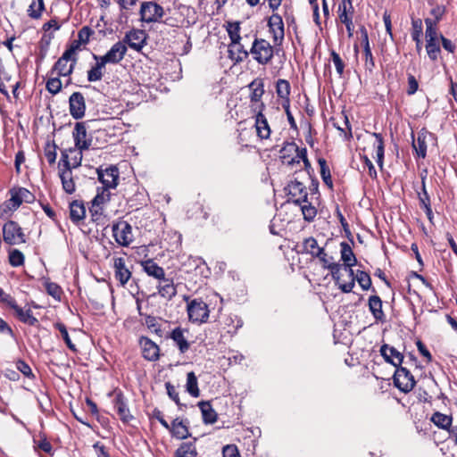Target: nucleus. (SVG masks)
I'll return each mask as SVG.
<instances>
[{"label": "nucleus", "mask_w": 457, "mask_h": 457, "mask_svg": "<svg viewBox=\"0 0 457 457\" xmlns=\"http://www.w3.org/2000/svg\"><path fill=\"white\" fill-rule=\"evenodd\" d=\"M302 253L319 259L323 268L330 270L333 279L339 280L341 265L334 262L333 257L326 253L324 247L319 245L316 238L312 237L305 238L302 244Z\"/></svg>", "instance_id": "obj_1"}, {"label": "nucleus", "mask_w": 457, "mask_h": 457, "mask_svg": "<svg viewBox=\"0 0 457 457\" xmlns=\"http://www.w3.org/2000/svg\"><path fill=\"white\" fill-rule=\"evenodd\" d=\"M340 253H341V260L344 262L345 270L348 272L349 277L351 278V280L348 283H341L340 279L338 281H336V283L338 285L339 288L344 293H350L352 292L355 282H354V273L352 269L356 262V257L353 252L352 247L349 245L346 242H342L340 244Z\"/></svg>", "instance_id": "obj_2"}, {"label": "nucleus", "mask_w": 457, "mask_h": 457, "mask_svg": "<svg viewBox=\"0 0 457 457\" xmlns=\"http://www.w3.org/2000/svg\"><path fill=\"white\" fill-rule=\"evenodd\" d=\"M250 54L262 65L269 63L274 55V47L265 39L255 38L252 44Z\"/></svg>", "instance_id": "obj_3"}, {"label": "nucleus", "mask_w": 457, "mask_h": 457, "mask_svg": "<svg viewBox=\"0 0 457 457\" xmlns=\"http://www.w3.org/2000/svg\"><path fill=\"white\" fill-rule=\"evenodd\" d=\"M189 320L195 323H204L209 318L208 305L200 298L191 300L187 307Z\"/></svg>", "instance_id": "obj_4"}, {"label": "nucleus", "mask_w": 457, "mask_h": 457, "mask_svg": "<svg viewBox=\"0 0 457 457\" xmlns=\"http://www.w3.org/2000/svg\"><path fill=\"white\" fill-rule=\"evenodd\" d=\"M112 230L116 243L121 246H129L134 240L132 227L125 220L114 223Z\"/></svg>", "instance_id": "obj_5"}, {"label": "nucleus", "mask_w": 457, "mask_h": 457, "mask_svg": "<svg viewBox=\"0 0 457 457\" xmlns=\"http://www.w3.org/2000/svg\"><path fill=\"white\" fill-rule=\"evenodd\" d=\"M3 237L8 245H20L26 242L21 228L13 220H9L4 225Z\"/></svg>", "instance_id": "obj_6"}, {"label": "nucleus", "mask_w": 457, "mask_h": 457, "mask_svg": "<svg viewBox=\"0 0 457 457\" xmlns=\"http://www.w3.org/2000/svg\"><path fill=\"white\" fill-rule=\"evenodd\" d=\"M394 384L402 392L408 393L412 390L416 382L411 373L405 367H396L394 374Z\"/></svg>", "instance_id": "obj_7"}, {"label": "nucleus", "mask_w": 457, "mask_h": 457, "mask_svg": "<svg viewBox=\"0 0 457 457\" xmlns=\"http://www.w3.org/2000/svg\"><path fill=\"white\" fill-rule=\"evenodd\" d=\"M264 108L265 104L263 103H261L253 108V112H255L254 127L256 134L261 139H268L271 132L268 120L262 112Z\"/></svg>", "instance_id": "obj_8"}, {"label": "nucleus", "mask_w": 457, "mask_h": 457, "mask_svg": "<svg viewBox=\"0 0 457 457\" xmlns=\"http://www.w3.org/2000/svg\"><path fill=\"white\" fill-rule=\"evenodd\" d=\"M164 15L163 8L155 2H144L140 8L141 21L152 23L158 21Z\"/></svg>", "instance_id": "obj_9"}, {"label": "nucleus", "mask_w": 457, "mask_h": 457, "mask_svg": "<svg viewBox=\"0 0 457 457\" xmlns=\"http://www.w3.org/2000/svg\"><path fill=\"white\" fill-rule=\"evenodd\" d=\"M286 190L287 191L288 195L294 198L293 203L295 204H301L303 203H307L308 199V193L306 187L300 181L295 179L290 181Z\"/></svg>", "instance_id": "obj_10"}, {"label": "nucleus", "mask_w": 457, "mask_h": 457, "mask_svg": "<svg viewBox=\"0 0 457 457\" xmlns=\"http://www.w3.org/2000/svg\"><path fill=\"white\" fill-rule=\"evenodd\" d=\"M127 53V46L121 42L118 41L115 43L111 49L103 56H99V59L102 60L104 63H119L125 56Z\"/></svg>", "instance_id": "obj_11"}, {"label": "nucleus", "mask_w": 457, "mask_h": 457, "mask_svg": "<svg viewBox=\"0 0 457 457\" xmlns=\"http://www.w3.org/2000/svg\"><path fill=\"white\" fill-rule=\"evenodd\" d=\"M97 175L103 187L115 188L118 185L119 170L114 166H110L104 170L98 169Z\"/></svg>", "instance_id": "obj_12"}, {"label": "nucleus", "mask_w": 457, "mask_h": 457, "mask_svg": "<svg viewBox=\"0 0 457 457\" xmlns=\"http://www.w3.org/2000/svg\"><path fill=\"white\" fill-rule=\"evenodd\" d=\"M269 31L272 34L275 44H281L284 39L285 30L282 17L273 13L268 20Z\"/></svg>", "instance_id": "obj_13"}, {"label": "nucleus", "mask_w": 457, "mask_h": 457, "mask_svg": "<svg viewBox=\"0 0 457 457\" xmlns=\"http://www.w3.org/2000/svg\"><path fill=\"white\" fill-rule=\"evenodd\" d=\"M70 113L76 119H81L85 115L86 103L80 92H74L69 98Z\"/></svg>", "instance_id": "obj_14"}, {"label": "nucleus", "mask_w": 457, "mask_h": 457, "mask_svg": "<svg viewBox=\"0 0 457 457\" xmlns=\"http://www.w3.org/2000/svg\"><path fill=\"white\" fill-rule=\"evenodd\" d=\"M113 404L120 420L123 423L128 424L134 419L133 415L129 411L127 400L121 392L116 393Z\"/></svg>", "instance_id": "obj_15"}, {"label": "nucleus", "mask_w": 457, "mask_h": 457, "mask_svg": "<svg viewBox=\"0 0 457 457\" xmlns=\"http://www.w3.org/2000/svg\"><path fill=\"white\" fill-rule=\"evenodd\" d=\"M75 146L81 151L87 150L91 145V139H87V128L84 122H77L73 130Z\"/></svg>", "instance_id": "obj_16"}, {"label": "nucleus", "mask_w": 457, "mask_h": 457, "mask_svg": "<svg viewBox=\"0 0 457 457\" xmlns=\"http://www.w3.org/2000/svg\"><path fill=\"white\" fill-rule=\"evenodd\" d=\"M145 34L143 30L133 29L128 32L123 39V43L136 51H140L145 44Z\"/></svg>", "instance_id": "obj_17"}, {"label": "nucleus", "mask_w": 457, "mask_h": 457, "mask_svg": "<svg viewBox=\"0 0 457 457\" xmlns=\"http://www.w3.org/2000/svg\"><path fill=\"white\" fill-rule=\"evenodd\" d=\"M380 354L387 363L394 365L395 368L400 367L403 361V355L394 346L386 344L381 345Z\"/></svg>", "instance_id": "obj_18"}, {"label": "nucleus", "mask_w": 457, "mask_h": 457, "mask_svg": "<svg viewBox=\"0 0 457 457\" xmlns=\"http://www.w3.org/2000/svg\"><path fill=\"white\" fill-rule=\"evenodd\" d=\"M140 345L142 348L143 357L151 361H157L159 359L160 348L159 346L148 337H141Z\"/></svg>", "instance_id": "obj_19"}, {"label": "nucleus", "mask_w": 457, "mask_h": 457, "mask_svg": "<svg viewBox=\"0 0 457 457\" xmlns=\"http://www.w3.org/2000/svg\"><path fill=\"white\" fill-rule=\"evenodd\" d=\"M113 267L115 270V278L121 286H125L131 278V272L126 267L125 260L121 257L115 258Z\"/></svg>", "instance_id": "obj_20"}, {"label": "nucleus", "mask_w": 457, "mask_h": 457, "mask_svg": "<svg viewBox=\"0 0 457 457\" xmlns=\"http://www.w3.org/2000/svg\"><path fill=\"white\" fill-rule=\"evenodd\" d=\"M157 288L159 295L168 301L171 300L177 294V288L172 278L164 277L160 279Z\"/></svg>", "instance_id": "obj_21"}, {"label": "nucleus", "mask_w": 457, "mask_h": 457, "mask_svg": "<svg viewBox=\"0 0 457 457\" xmlns=\"http://www.w3.org/2000/svg\"><path fill=\"white\" fill-rule=\"evenodd\" d=\"M228 54L231 60L239 62L248 57L250 51L245 48V46L241 44L240 40H237L232 41L228 45Z\"/></svg>", "instance_id": "obj_22"}, {"label": "nucleus", "mask_w": 457, "mask_h": 457, "mask_svg": "<svg viewBox=\"0 0 457 457\" xmlns=\"http://www.w3.org/2000/svg\"><path fill=\"white\" fill-rule=\"evenodd\" d=\"M110 195L111 194L108 188L102 187L101 190L98 189L96 195L92 200V206L90 208V212L93 217L101 214V205L110 200Z\"/></svg>", "instance_id": "obj_23"}, {"label": "nucleus", "mask_w": 457, "mask_h": 457, "mask_svg": "<svg viewBox=\"0 0 457 457\" xmlns=\"http://www.w3.org/2000/svg\"><path fill=\"white\" fill-rule=\"evenodd\" d=\"M288 152H295L296 156L295 158H292L290 161L287 162L289 165H292L294 163H299L300 161H303L307 157V149L306 148H299L295 143H289L287 144L280 151L282 154L281 158L285 159L286 154L285 153Z\"/></svg>", "instance_id": "obj_24"}, {"label": "nucleus", "mask_w": 457, "mask_h": 457, "mask_svg": "<svg viewBox=\"0 0 457 457\" xmlns=\"http://www.w3.org/2000/svg\"><path fill=\"white\" fill-rule=\"evenodd\" d=\"M172 436L177 439H185L190 436L187 422L179 420V418L175 419L171 424L170 425V429H168Z\"/></svg>", "instance_id": "obj_25"}, {"label": "nucleus", "mask_w": 457, "mask_h": 457, "mask_svg": "<svg viewBox=\"0 0 457 457\" xmlns=\"http://www.w3.org/2000/svg\"><path fill=\"white\" fill-rule=\"evenodd\" d=\"M141 266L144 271L150 277L157 278L158 280L165 277L164 270L152 259L141 262Z\"/></svg>", "instance_id": "obj_26"}, {"label": "nucleus", "mask_w": 457, "mask_h": 457, "mask_svg": "<svg viewBox=\"0 0 457 457\" xmlns=\"http://www.w3.org/2000/svg\"><path fill=\"white\" fill-rule=\"evenodd\" d=\"M185 332L187 331L180 327H177L171 331L170 337L175 342L181 353H185L190 347V345L185 337Z\"/></svg>", "instance_id": "obj_27"}, {"label": "nucleus", "mask_w": 457, "mask_h": 457, "mask_svg": "<svg viewBox=\"0 0 457 457\" xmlns=\"http://www.w3.org/2000/svg\"><path fill=\"white\" fill-rule=\"evenodd\" d=\"M93 58L96 61V63L87 71V78L89 82L101 80L104 76V71L106 65V63L99 59L98 55L93 54Z\"/></svg>", "instance_id": "obj_28"}, {"label": "nucleus", "mask_w": 457, "mask_h": 457, "mask_svg": "<svg viewBox=\"0 0 457 457\" xmlns=\"http://www.w3.org/2000/svg\"><path fill=\"white\" fill-rule=\"evenodd\" d=\"M10 199L4 201L0 205V218L8 216L11 212L16 211L21 205V200L18 199V196H16L12 190L10 191Z\"/></svg>", "instance_id": "obj_29"}, {"label": "nucleus", "mask_w": 457, "mask_h": 457, "mask_svg": "<svg viewBox=\"0 0 457 457\" xmlns=\"http://www.w3.org/2000/svg\"><path fill=\"white\" fill-rule=\"evenodd\" d=\"M369 309L377 321L385 320V313L382 310V300L378 295L370 296Z\"/></svg>", "instance_id": "obj_30"}, {"label": "nucleus", "mask_w": 457, "mask_h": 457, "mask_svg": "<svg viewBox=\"0 0 457 457\" xmlns=\"http://www.w3.org/2000/svg\"><path fill=\"white\" fill-rule=\"evenodd\" d=\"M60 179L63 190L67 194H73L76 190L75 182L72 177L71 168L61 169L60 168Z\"/></svg>", "instance_id": "obj_31"}, {"label": "nucleus", "mask_w": 457, "mask_h": 457, "mask_svg": "<svg viewBox=\"0 0 457 457\" xmlns=\"http://www.w3.org/2000/svg\"><path fill=\"white\" fill-rule=\"evenodd\" d=\"M85 215L86 209L82 202L75 200L70 204V218L74 223H79Z\"/></svg>", "instance_id": "obj_32"}, {"label": "nucleus", "mask_w": 457, "mask_h": 457, "mask_svg": "<svg viewBox=\"0 0 457 457\" xmlns=\"http://www.w3.org/2000/svg\"><path fill=\"white\" fill-rule=\"evenodd\" d=\"M198 406L203 415V420L205 424H213L217 421V413L209 402H199Z\"/></svg>", "instance_id": "obj_33"}, {"label": "nucleus", "mask_w": 457, "mask_h": 457, "mask_svg": "<svg viewBox=\"0 0 457 457\" xmlns=\"http://www.w3.org/2000/svg\"><path fill=\"white\" fill-rule=\"evenodd\" d=\"M431 421L439 428L449 430L453 422L452 416L443 414L439 411L435 412L431 417Z\"/></svg>", "instance_id": "obj_34"}, {"label": "nucleus", "mask_w": 457, "mask_h": 457, "mask_svg": "<svg viewBox=\"0 0 457 457\" xmlns=\"http://www.w3.org/2000/svg\"><path fill=\"white\" fill-rule=\"evenodd\" d=\"M197 454L193 442L182 443L175 452V457H197Z\"/></svg>", "instance_id": "obj_35"}, {"label": "nucleus", "mask_w": 457, "mask_h": 457, "mask_svg": "<svg viewBox=\"0 0 457 457\" xmlns=\"http://www.w3.org/2000/svg\"><path fill=\"white\" fill-rule=\"evenodd\" d=\"M14 311L17 318L23 323L34 326L38 322L37 319L33 316L30 309L23 310L18 305Z\"/></svg>", "instance_id": "obj_36"}, {"label": "nucleus", "mask_w": 457, "mask_h": 457, "mask_svg": "<svg viewBox=\"0 0 457 457\" xmlns=\"http://www.w3.org/2000/svg\"><path fill=\"white\" fill-rule=\"evenodd\" d=\"M68 62L59 58L57 62L54 63L52 72H56L59 76H69L72 73L74 69V63H71L69 67H67Z\"/></svg>", "instance_id": "obj_37"}, {"label": "nucleus", "mask_w": 457, "mask_h": 457, "mask_svg": "<svg viewBox=\"0 0 457 457\" xmlns=\"http://www.w3.org/2000/svg\"><path fill=\"white\" fill-rule=\"evenodd\" d=\"M187 391L193 397H198L200 395V390L198 388L197 378L195 372L190 371L187 375Z\"/></svg>", "instance_id": "obj_38"}, {"label": "nucleus", "mask_w": 457, "mask_h": 457, "mask_svg": "<svg viewBox=\"0 0 457 457\" xmlns=\"http://www.w3.org/2000/svg\"><path fill=\"white\" fill-rule=\"evenodd\" d=\"M427 134L420 133L418 135V137L416 140H413L412 142V147L416 151L417 154L421 157L425 158L427 154Z\"/></svg>", "instance_id": "obj_39"}, {"label": "nucleus", "mask_w": 457, "mask_h": 457, "mask_svg": "<svg viewBox=\"0 0 457 457\" xmlns=\"http://www.w3.org/2000/svg\"><path fill=\"white\" fill-rule=\"evenodd\" d=\"M372 137H375L374 148L376 150L377 162L379 166H382L384 160V140L383 137L379 133H372Z\"/></svg>", "instance_id": "obj_40"}, {"label": "nucleus", "mask_w": 457, "mask_h": 457, "mask_svg": "<svg viewBox=\"0 0 457 457\" xmlns=\"http://www.w3.org/2000/svg\"><path fill=\"white\" fill-rule=\"evenodd\" d=\"M291 87L287 80L279 79L276 83V92L278 97L289 101Z\"/></svg>", "instance_id": "obj_41"}, {"label": "nucleus", "mask_w": 457, "mask_h": 457, "mask_svg": "<svg viewBox=\"0 0 457 457\" xmlns=\"http://www.w3.org/2000/svg\"><path fill=\"white\" fill-rule=\"evenodd\" d=\"M426 24V41H439L440 35L437 32V24L431 21L429 18L425 19Z\"/></svg>", "instance_id": "obj_42"}, {"label": "nucleus", "mask_w": 457, "mask_h": 457, "mask_svg": "<svg viewBox=\"0 0 457 457\" xmlns=\"http://www.w3.org/2000/svg\"><path fill=\"white\" fill-rule=\"evenodd\" d=\"M318 163L320 168V176L325 183L329 188H333V181L331 179L330 170L327 164V162L324 158H319Z\"/></svg>", "instance_id": "obj_43"}, {"label": "nucleus", "mask_w": 457, "mask_h": 457, "mask_svg": "<svg viewBox=\"0 0 457 457\" xmlns=\"http://www.w3.org/2000/svg\"><path fill=\"white\" fill-rule=\"evenodd\" d=\"M44 8L43 0H32L28 9V14L32 19H38L41 17Z\"/></svg>", "instance_id": "obj_44"}, {"label": "nucleus", "mask_w": 457, "mask_h": 457, "mask_svg": "<svg viewBox=\"0 0 457 457\" xmlns=\"http://www.w3.org/2000/svg\"><path fill=\"white\" fill-rule=\"evenodd\" d=\"M249 87L252 89L250 96L251 102L257 103L259 105L262 103L261 98L264 94L263 84L262 82L256 83V81H253L249 85Z\"/></svg>", "instance_id": "obj_45"}, {"label": "nucleus", "mask_w": 457, "mask_h": 457, "mask_svg": "<svg viewBox=\"0 0 457 457\" xmlns=\"http://www.w3.org/2000/svg\"><path fill=\"white\" fill-rule=\"evenodd\" d=\"M54 328L61 333L62 339L64 340L67 347L72 352H76L77 348L75 345L71 342L67 328L63 323L57 322L54 324Z\"/></svg>", "instance_id": "obj_46"}, {"label": "nucleus", "mask_w": 457, "mask_h": 457, "mask_svg": "<svg viewBox=\"0 0 457 457\" xmlns=\"http://www.w3.org/2000/svg\"><path fill=\"white\" fill-rule=\"evenodd\" d=\"M301 206V211L303 216V219L306 221H312L317 215V209L311 203L307 201V203H303L299 204Z\"/></svg>", "instance_id": "obj_47"}, {"label": "nucleus", "mask_w": 457, "mask_h": 457, "mask_svg": "<svg viewBox=\"0 0 457 457\" xmlns=\"http://www.w3.org/2000/svg\"><path fill=\"white\" fill-rule=\"evenodd\" d=\"M426 50L429 59L436 61L441 53L439 41H426Z\"/></svg>", "instance_id": "obj_48"}, {"label": "nucleus", "mask_w": 457, "mask_h": 457, "mask_svg": "<svg viewBox=\"0 0 457 457\" xmlns=\"http://www.w3.org/2000/svg\"><path fill=\"white\" fill-rule=\"evenodd\" d=\"M357 280L360 287L363 290H368L371 287V278L370 276L362 270H358L356 276L354 277V280Z\"/></svg>", "instance_id": "obj_49"}, {"label": "nucleus", "mask_w": 457, "mask_h": 457, "mask_svg": "<svg viewBox=\"0 0 457 457\" xmlns=\"http://www.w3.org/2000/svg\"><path fill=\"white\" fill-rule=\"evenodd\" d=\"M12 191L14 193L16 196H18V199L21 200V204L25 203H32L35 200V196L26 188L24 187H19L18 189H12Z\"/></svg>", "instance_id": "obj_50"}, {"label": "nucleus", "mask_w": 457, "mask_h": 457, "mask_svg": "<svg viewBox=\"0 0 457 457\" xmlns=\"http://www.w3.org/2000/svg\"><path fill=\"white\" fill-rule=\"evenodd\" d=\"M227 31L229 38L232 41L241 40L240 37V23L239 22H228Z\"/></svg>", "instance_id": "obj_51"}, {"label": "nucleus", "mask_w": 457, "mask_h": 457, "mask_svg": "<svg viewBox=\"0 0 457 457\" xmlns=\"http://www.w3.org/2000/svg\"><path fill=\"white\" fill-rule=\"evenodd\" d=\"M363 52H364L365 70L370 72H372V71L375 67V62H374V58H373L370 45L364 46Z\"/></svg>", "instance_id": "obj_52"}, {"label": "nucleus", "mask_w": 457, "mask_h": 457, "mask_svg": "<svg viewBox=\"0 0 457 457\" xmlns=\"http://www.w3.org/2000/svg\"><path fill=\"white\" fill-rule=\"evenodd\" d=\"M9 262L13 267H19L24 262L23 253L17 249H13L9 253Z\"/></svg>", "instance_id": "obj_53"}, {"label": "nucleus", "mask_w": 457, "mask_h": 457, "mask_svg": "<svg viewBox=\"0 0 457 457\" xmlns=\"http://www.w3.org/2000/svg\"><path fill=\"white\" fill-rule=\"evenodd\" d=\"M422 34V21L420 19L412 21L411 37L417 45L421 44L420 36Z\"/></svg>", "instance_id": "obj_54"}, {"label": "nucleus", "mask_w": 457, "mask_h": 457, "mask_svg": "<svg viewBox=\"0 0 457 457\" xmlns=\"http://www.w3.org/2000/svg\"><path fill=\"white\" fill-rule=\"evenodd\" d=\"M331 61L333 62L337 74L342 77L345 70V63L340 55L334 50L330 51Z\"/></svg>", "instance_id": "obj_55"}, {"label": "nucleus", "mask_w": 457, "mask_h": 457, "mask_svg": "<svg viewBox=\"0 0 457 457\" xmlns=\"http://www.w3.org/2000/svg\"><path fill=\"white\" fill-rule=\"evenodd\" d=\"M46 87L51 94L56 95L62 89V82L58 78H52L46 81Z\"/></svg>", "instance_id": "obj_56"}, {"label": "nucleus", "mask_w": 457, "mask_h": 457, "mask_svg": "<svg viewBox=\"0 0 457 457\" xmlns=\"http://www.w3.org/2000/svg\"><path fill=\"white\" fill-rule=\"evenodd\" d=\"M445 12V8L444 5H436L430 12V14L433 16V18H429V19L431 21H434L435 24L436 25L439 22V21L442 19Z\"/></svg>", "instance_id": "obj_57"}, {"label": "nucleus", "mask_w": 457, "mask_h": 457, "mask_svg": "<svg viewBox=\"0 0 457 457\" xmlns=\"http://www.w3.org/2000/svg\"><path fill=\"white\" fill-rule=\"evenodd\" d=\"M93 34V30L87 27H83L78 33V40L82 44H87L91 35Z\"/></svg>", "instance_id": "obj_58"}, {"label": "nucleus", "mask_w": 457, "mask_h": 457, "mask_svg": "<svg viewBox=\"0 0 457 457\" xmlns=\"http://www.w3.org/2000/svg\"><path fill=\"white\" fill-rule=\"evenodd\" d=\"M16 368L17 370L21 372L25 377L27 378H32L34 377L33 373H32V370L30 369V367L29 366V364L27 362H25L24 361L22 360H19L17 362H16Z\"/></svg>", "instance_id": "obj_59"}, {"label": "nucleus", "mask_w": 457, "mask_h": 457, "mask_svg": "<svg viewBox=\"0 0 457 457\" xmlns=\"http://www.w3.org/2000/svg\"><path fill=\"white\" fill-rule=\"evenodd\" d=\"M421 207L430 206V198L426 190L425 179H422V192L419 194Z\"/></svg>", "instance_id": "obj_60"}, {"label": "nucleus", "mask_w": 457, "mask_h": 457, "mask_svg": "<svg viewBox=\"0 0 457 457\" xmlns=\"http://www.w3.org/2000/svg\"><path fill=\"white\" fill-rule=\"evenodd\" d=\"M145 324L148 327V328H150L152 331L155 332L156 334H160L162 332L155 317L147 316L145 318Z\"/></svg>", "instance_id": "obj_61"}, {"label": "nucleus", "mask_w": 457, "mask_h": 457, "mask_svg": "<svg viewBox=\"0 0 457 457\" xmlns=\"http://www.w3.org/2000/svg\"><path fill=\"white\" fill-rule=\"evenodd\" d=\"M223 457H240L239 452L236 445H228L223 447L222 450Z\"/></svg>", "instance_id": "obj_62"}, {"label": "nucleus", "mask_w": 457, "mask_h": 457, "mask_svg": "<svg viewBox=\"0 0 457 457\" xmlns=\"http://www.w3.org/2000/svg\"><path fill=\"white\" fill-rule=\"evenodd\" d=\"M419 87V84L415 77L411 74L408 75V89L407 94L408 95H413L417 92Z\"/></svg>", "instance_id": "obj_63"}, {"label": "nucleus", "mask_w": 457, "mask_h": 457, "mask_svg": "<svg viewBox=\"0 0 457 457\" xmlns=\"http://www.w3.org/2000/svg\"><path fill=\"white\" fill-rule=\"evenodd\" d=\"M46 290H47V293L50 295H52L53 297L60 298L61 293H62V289H61V287L57 284H55V283H48L46 285Z\"/></svg>", "instance_id": "obj_64"}]
</instances>
